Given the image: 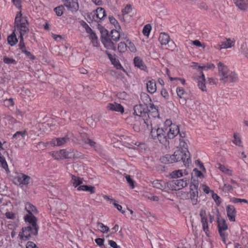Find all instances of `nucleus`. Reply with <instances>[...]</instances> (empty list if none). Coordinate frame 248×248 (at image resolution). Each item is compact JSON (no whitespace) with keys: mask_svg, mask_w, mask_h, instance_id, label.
Here are the masks:
<instances>
[{"mask_svg":"<svg viewBox=\"0 0 248 248\" xmlns=\"http://www.w3.org/2000/svg\"><path fill=\"white\" fill-rule=\"evenodd\" d=\"M106 16L105 10L104 8L99 7L95 11L91 13L88 16L92 21H94L96 22H101Z\"/></svg>","mask_w":248,"mask_h":248,"instance_id":"obj_9","label":"nucleus"},{"mask_svg":"<svg viewBox=\"0 0 248 248\" xmlns=\"http://www.w3.org/2000/svg\"><path fill=\"white\" fill-rule=\"evenodd\" d=\"M95 242L98 246H102L104 245V239L100 238H96L95 239Z\"/></svg>","mask_w":248,"mask_h":248,"instance_id":"obj_63","label":"nucleus"},{"mask_svg":"<svg viewBox=\"0 0 248 248\" xmlns=\"http://www.w3.org/2000/svg\"><path fill=\"white\" fill-rule=\"evenodd\" d=\"M236 6L241 10L246 11L248 8V0H233Z\"/></svg>","mask_w":248,"mask_h":248,"instance_id":"obj_19","label":"nucleus"},{"mask_svg":"<svg viewBox=\"0 0 248 248\" xmlns=\"http://www.w3.org/2000/svg\"><path fill=\"white\" fill-rule=\"evenodd\" d=\"M27 248H38L36 245L32 242L29 241L26 245Z\"/></svg>","mask_w":248,"mask_h":248,"instance_id":"obj_62","label":"nucleus"},{"mask_svg":"<svg viewBox=\"0 0 248 248\" xmlns=\"http://www.w3.org/2000/svg\"><path fill=\"white\" fill-rule=\"evenodd\" d=\"M198 186V182L193 181L190 185L189 191L182 193V198L190 200L193 205H196L199 202Z\"/></svg>","mask_w":248,"mask_h":248,"instance_id":"obj_4","label":"nucleus"},{"mask_svg":"<svg viewBox=\"0 0 248 248\" xmlns=\"http://www.w3.org/2000/svg\"><path fill=\"white\" fill-rule=\"evenodd\" d=\"M108 244L113 248H121L119 246H118L116 243L113 240H108Z\"/></svg>","mask_w":248,"mask_h":248,"instance_id":"obj_60","label":"nucleus"},{"mask_svg":"<svg viewBox=\"0 0 248 248\" xmlns=\"http://www.w3.org/2000/svg\"><path fill=\"white\" fill-rule=\"evenodd\" d=\"M217 66L219 80L221 83H233L239 81L238 75L236 71L230 69L228 66L221 62L217 63Z\"/></svg>","mask_w":248,"mask_h":248,"instance_id":"obj_1","label":"nucleus"},{"mask_svg":"<svg viewBox=\"0 0 248 248\" xmlns=\"http://www.w3.org/2000/svg\"><path fill=\"white\" fill-rule=\"evenodd\" d=\"M148 107L149 109H150V111H152V113H155V115H158L157 109L154 104H150Z\"/></svg>","mask_w":248,"mask_h":248,"instance_id":"obj_47","label":"nucleus"},{"mask_svg":"<svg viewBox=\"0 0 248 248\" xmlns=\"http://www.w3.org/2000/svg\"><path fill=\"white\" fill-rule=\"evenodd\" d=\"M235 40L230 38H226L225 40L221 42V45H218V49H227L233 47L234 45Z\"/></svg>","mask_w":248,"mask_h":248,"instance_id":"obj_16","label":"nucleus"},{"mask_svg":"<svg viewBox=\"0 0 248 248\" xmlns=\"http://www.w3.org/2000/svg\"><path fill=\"white\" fill-rule=\"evenodd\" d=\"M31 180V177L23 173L18 174L14 179V183L17 185L27 186Z\"/></svg>","mask_w":248,"mask_h":248,"instance_id":"obj_10","label":"nucleus"},{"mask_svg":"<svg viewBox=\"0 0 248 248\" xmlns=\"http://www.w3.org/2000/svg\"><path fill=\"white\" fill-rule=\"evenodd\" d=\"M125 178L129 186L131 187V188H133L134 187V181L130 178V175H126L125 176Z\"/></svg>","mask_w":248,"mask_h":248,"instance_id":"obj_51","label":"nucleus"},{"mask_svg":"<svg viewBox=\"0 0 248 248\" xmlns=\"http://www.w3.org/2000/svg\"><path fill=\"white\" fill-rule=\"evenodd\" d=\"M134 63L135 66L140 68L141 70H144L146 68L143 61L138 57H136L134 59Z\"/></svg>","mask_w":248,"mask_h":248,"instance_id":"obj_28","label":"nucleus"},{"mask_svg":"<svg viewBox=\"0 0 248 248\" xmlns=\"http://www.w3.org/2000/svg\"><path fill=\"white\" fill-rule=\"evenodd\" d=\"M164 182L158 180L154 181L152 183L153 187L158 189H162L164 187Z\"/></svg>","mask_w":248,"mask_h":248,"instance_id":"obj_35","label":"nucleus"},{"mask_svg":"<svg viewBox=\"0 0 248 248\" xmlns=\"http://www.w3.org/2000/svg\"><path fill=\"white\" fill-rule=\"evenodd\" d=\"M225 230L218 231L220 236L224 243H226V239L227 238L228 234L225 232Z\"/></svg>","mask_w":248,"mask_h":248,"instance_id":"obj_46","label":"nucleus"},{"mask_svg":"<svg viewBox=\"0 0 248 248\" xmlns=\"http://www.w3.org/2000/svg\"><path fill=\"white\" fill-rule=\"evenodd\" d=\"M22 52L25 53L27 55V56H28V58L31 60L35 59V57L33 55H32L30 52L26 50H22Z\"/></svg>","mask_w":248,"mask_h":248,"instance_id":"obj_58","label":"nucleus"},{"mask_svg":"<svg viewBox=\"0 0 248 248\" xmlns=\"http://www.w3.org/2000/svg\"><path fill=\"white\" fill-rule=\"evenodd\" d=\"M14 4L17 8H20L21 7V0H12Z\"/></svg>","mask_w":248,"mask_h":248,"instance_id":"obj_61","label":"nucleus"},{"mask_svg":"<svg viewBox=\"0 0 248 248\" xmlns=\"http://www.w3.org/2000/svg\"><path fill=\"white\" fill-rule=\"evenodd\" d=\"M151 26L150 24L146 25L142 30V33L145 36H148L151 31Z\"/></svg>","mask_w":248,"mask_h":248,"instance_id":"obj_39","label":"nucleus"},{"mask_svg":"<svg viewBox=\"0 0 248 248\" xmlns=\"http://www.w3.org/2000/svg\"><path fill=\"white\" fill-rule=\"evenodd\" d=\"M161 95L165 98L167 99L168 98L169 94L167 90L165 89H162L161 91Z\"/></svg>","mask_w":248,"mask_h":248,"instance_id":"obj_64","label":"nucleus"},{"mask_svg":"<svg viewBox=\"0 0 248 248\" xmlns=\"http://www.w3.org/2000/svg\"><path fill=\"white\" fill-rule=\"evenodd\" d=\"M179 134L181 138H184L185 134L184 133H181L179 131V127L177 125H171L167 131L168 138L170 139H173L176 136Z\"/></svg>","mask_w":248,"mask_h":248,"instance_id":"obj_11","label":"nucleus"},{"mask_svg":"<svg viewBox=\"0 0 248 248\" xmlns=\"http://www.w3.org/2000/svg\"><path fill=\"white\" fill-rule=\"evenodd\" d=\"M146 87L147 91L150 93H154L156 91V83L155 80L151 79L147 81Z\"/></svg>","mask_w":248,"mask_h":248,"instance_id":"obj_21","label":"nucleus"},{"mask_svg":"<svg viewBox=\"0 0 248 248\" xmlns=\"http://www.w3.org/2000/svg\"><path fill=\"white\" fill-rule=\"evenodd\" d=\"M24 36V35H20V36H19L20 41H19V43L18 44V46H19V48L22 51V50H26L25 49V43L24 42V39H23V36Z\"/></svg>","mask_w":248,"mask_h":248,"instance_id":"obj_44","label":"nucleus"},{"mask_svg":"<svg viewBox=\"0 0 248 248\" xmlns=\"http://www.w3.org/2000/svg\"><path fill=\"white\" fill-rule=\"evenodd\" d=\"M71 178V183L75 187H77L79 186H80V185L83 183L82 178H80L74 175H72Z\"/></svg>","mask_w":248,"mask_h":248,"instance_id":"obj_24","label":"nucleus"},{"mask_svg":"<svg viewBox=\"0 0 248 248\" xmlns=\"http://www.w3.org/2000/svg\"><path fill=\"white\" fill-rule=\"evenodd\" d=\"M38 229L36 228H33L31 227V226H28L23 227L22 231L19 233V236L20 239L24 241L28 240L32 235L36 236L38 234Z\"/></svg>","mask_w":248,"mask_h":248,"instance_id":"obj_7","label":"nucleus"},{"mask_svg":"<svg viewBox=\"0 0 248 248\" xmlns=\"http://www.w3.org/2000/svg\"><path fill=\"white\" fill-rule=\"evenodd\" d=\"M3 62L4 63L9 64L16 63V61L14 59L7 57H3Z\"/></svg>","mask_w":248,"mask_h":248,"instance_id":"obj_48","label":"nucleus"},{"mask_svg":"<svg viewBox=\"0 0 248 248\" xmlns=\"http://www.w3.org/2000/svg\"><path fill=\"white\" fill-rule=\"evenodd\" d=\"M158 40L162 45H166L170 41V36L168 34L162 32L160 34Z\"/></svg>","mask_w":248,"mask_h":248,"instance_id":"obj_23","label":"nucleus"},{"mask_svg":"<svg viewBox=\"0 0 248 248\" xmlns=\"http://www.w3.org/2000/svg\"><path fill=\"white\" fill-rule=\"evenodd\" d=\"M64 9L63 6L61 5L54 8V10L58 16H61L63 13Z\"/></svg>","mask_w":248,"mask_h":248,"instance_id":"obj_38","label":"nucleus"},{"mask_svg":"<svg viewBox=\"0 0 248 248\" xmlns=\"http://www.w3.org/2000/svg\"><path fill=\"white\" fill-rule=\"evenodd\" d=\"M25 209L29 213L28 215H33L37 213L36 207L30 203H27L25 205Z\"/></svg>","mask_w":248,"mask_h":248,"instance_id":"obj_26","label":"nucleus"},{"mask_svg":"<svg viewBox=\"0 0 248 248\" xmlns=\"http://www.w3.org/2000/svg\"><path fill=\"white\" fill-rule=\"evenodd\" d=\"M8 43L12 46H14L17 42V39L14 32L9 36L7 38Z\"/></svg>","mask_w":248,"mask_h":248,"instance_id":"obj_31","label":"nucleus"},{"mask_svg":"<svg viewBox=\"0 0 248 248\" xmlns=\"http://www.w3.org/2000/svg\"><path fill=\"white\" fill-rule=\"evenodd\" d=\"M176 92L177 95L181 98H184V95L185 94L186 92L184 89L178 87L177 88Z\"/></svg>","mask_w":248,"mask_h":248,"instance_id":"obj_45","label":"nucleus"},{"mask_svg":"<svg viewBox=\"0 0 248 248\" xmlns=\"http://www.w3.org/2000/svg\"><path fill=\"white\" fill-rule=\"evenodd\" d=\"M29 27L27 17L22 16L21 11L18 12L15 19V31L18 32L20 35H26L29 32Z\"/></svg>","mask_w":248,"mask_h":248,"instance_id":"obj_3","label":"nucleus"},{"mask_svg":"<svg viewBox=\"0 0 248 248\" xmlns=\"http://www.w3.org/2000/svg\"><path fill=\"white\" fill-rule=\"evenodd\" d=\"M120 37V33L115 30L111 31L109 35L103 37L102 42L107 49L116 50V47L112 41L117 42Z\"/></svg>","mask_w":248,"mask_h":248,"instance_id":"obj_5","label":"nucleus"},{"mask_svg":"<svg viewBox=\"0 0 248 248\" xmlns=\"http://www.w3.org/2000/svg\"><path fill=\"white\" fill-rule=\"evenodd\" d=\"M84 142L86 144H89L91 147H94L96 144V143L94 141L90 139L85 140Z\"/></svg>","mask_w":248,"mask_h":248,"instance_id":"obj_56","label":"nucleus"},{"mask_svg":"<svg viewBox=\"0 0 248 248\" xmlns=\"http://www.w3.org/2000/svg\"><path fill=\"white\" fill-rule=\"evenodd\" d=\"M233 138L234 140H233L232 142L234 144L238 146H242V145H241V138L238 133H234L233 134Z\"/></svg>","mask_w":248,"mask_h":248,"instance_id":"obj_33","label":"nucleus"},{"mask_svg":"<svg viewBox=\"0 0 248 248\" xmlns=\"http://www.w3.org/2000/svg\"><path fill=\"white\" fill-rule=\"evenodd\" d=\"M212 198L215 200L217 204H219L221 202L220 197L216 194L212 195Z\"/></svg>","mask_w":248,"mask_h":248,"instance_id":"obj_59","label":"nucleus"},{"mask_svg":"<svg viewBox=\"0 0 248 248\" xmlns=\"http://www.w3.org/2000/svg\"><path fill=\"white\" fill-rule=\"evenodd\" d=\"M61 159L65 158H72L73 156L71 155V149L69 151H67L65 149H62L60 150Z\"/></svg>","mask_w":248,"mask_h":248,"instance_id":"obj_30","label":"nucleus"},{"mask_svg":"<svg viewBox=\"0 0 248 248\" xmlns=\"http://www.w3.org/2000/svg\"><path fill=\"white\" fill-rule=\"evenodd\" d=\"M183 173L181 170L173 171L171 174L172 177H179L182 176Z\"/></svg>","mask_w":248,"mask_h":248,"instance_id":"obj_53","label":"nucleus"},{"mask_svg":"<svg viewBox=\"0 0 248 248\" xmlns=\"http://www.w3.org/2000/svg\"><path fill=\"white\" fill-rule=\"evenodd\" d=\"M71 155L73 157L72 158H80L81 156V154L80 153L77 151H74V150L71 149Z\"/></svg>","mask_w":248,"mask_h":248,"instance_id":"obj_49","label":"nucleus"},{"mask_svg":"<svg viewBox=\"0 0 248 248\" xmlns=\"http://www.w3.org/2000/svg\"><path fill=\"white\" fill-rule=\"evenodd\" d=\"M145 197L150 200L152 201L157 202L159 200V198L158 197L153 195L151 194H147V195H146Z\"/></svg>","mask_w":248,"mask_h":248,"instance_id":"obj_50","label":"nucleus"},{"mask_svg":"<svg viewBox=\"0 0 248 248\" xmlns=\"http://www.w3.org/2000/svg\"><path fill=\"white\" fill-rule=\"evenodd\" d=\"M180 146L181 147L180 149H183L184 151H186V153L189 154V153L187 151V144L184 141L183 139H180Z\"/></svg>","mask_w":248,"mask_h":248,"instance_id":"obj_43","label":"nucleus"},{"mask_svg":"<svg viewBox=\"0 0 248 248\" xmlns=\"http://www.w3.org/2000/svg\"><path fill=\"white\" fill-rule=\"evenodd\" d=\"M202 229L205 233L208 235V232H209V228L208 225V222L202 223Z\"/></svg>","mask_w":248,"mask_h":248,"instance_id":"obj_57","label":"nucleus"},{"mask_svg":"<svg viewBox=\"0 0 248 248\" xmlns=\"http://www.w3.org/2000/svg\"><path fill=\"white\" fill-rule=\"evenodd\" d=\"M107 108L109 110L120 112L122 114L124 112V107L121 104L115 102L108 103L107 106Z\"/></svg>","mask_w":248,"mask_h":248,"instance_id":"obj_15","label":"nucleus"},{"mask_svg":"<svg viewBox=\"0 0 248 248\" xmlns=\"http://www.w3.org/2000/svg\"><path fill=\"white\" fill-rule=\"evenodd\" d=\"M69 140V138L67 137H64L62 138H58L52 140L50 142V144L52 146H61L67 142Z\"/></svg>","mask_w":248,"mask_h":248,"instance_id":"obj_18","label":"nucleus"},{"mask_svg":"<svg viewBox=\"0 0 248 248\" xmlns=\"http://www.w3.org/2000/svg\"><path fill=\"white\" fill-rule=\"evenodd\" d=\"M127 47H128L132 52H135L136 51V48L135 45L131 42H129L128 44H127Z\"/></svg>","mask_w":248,"mask_h":248,"instance_id":"obj_52","label":"nucleus"},{"mask_svg":"<svg viewBox=\"0 0 248 248\" xmlns=\"http://www.w3.org/2000/svg\"><path fill=\"white\" fill-rule=\"evenodd\" d=\"M239 51L242 55L248 59V45L246 43H243L241 45Z\"/></svg>","mask_w":248,"mask_h":248,"instance_id":"obj_25","label":"nucleus"},{"mask_svg":"<svg viewBox=\"0 0 248 248\" xmlns=\"http://www.w3.org/2000/svg\"><path fill=\"white\" fill-rule=\"evenodd\" d=\"M227 217L231 221H235V216L236 212L234 207L233 205H229L226 207Z\"/></svg>","mask_w":248,"mask_h":248,"instance_id":"obj_17","label":"nucleus"},{"mask_svg":"<svg viewBox=\"0 0 248 248\" xmlns=\"http://www.w3.org/2000/svg\"><path fill=\"white\" fill-rule=\"evenodd\" d=\"M192 44L199 47H205V45L204 44H202L198 40L192 41Z\"/></svg>","mask_w":248,"mask_h":248,"instance_id":"obj_54","label":"nucleus"},{"mask_svg":"<svg viewBox=\"0 0 248 248\" xmlns=\"http://www.w3.org/2000/svg\"><path fill=\"white\" fill-rule=\"evenodd\" d=\"M89 38L91 40V42L94 46H97L98 41L97 37L96 34L93 31L89 34Z\"/></svg>","mask_w":248,"mask_h":248,"instance_id":"obj_34","label":"nucleus"},{"mask_svg":"<svg viewBox=\"0 0 248 248\" xmlns=\"http://www.w3.org/2000/svg\"><path fill=\"white\" fill-rule=\"evenodd\" d=\"M127 49V44L121 42L118 45V50L121 53L124 52Z\"/></svg>","mask_w":248,"mask_h":248,"instance_id":"obj_37","label":"nucleus"},{"mask_svg":"<svg viewBox=\"0 0 248 248\" xmlns=\"http://www.w3.org/2000/svg\"><path fill=\"white\" fill-rule=\"evenodd\" d=\"M217 167L218 169H219L222 172H223L229 176H232V170L228 169L227 167H226L223 165H221L220 163L217 164Z\"/></svg>","mask_w":248,"mask_h":248,"instance_id":"obj_29","label":"nucleus"},{"mask_svg":"<svg viewBox=\"0 0 248 248\" xmlns=\"http://www.w3.org/2000/svg\"><path fill=\"white\" fill-rule=\"evenodd\" d=\"M198 80V86L202 92H206L207 91L206 87L205 86V79L204 74L202 73V76H199L197 78Z\"/></svg>","mask_w":248,"mask_h":248,"instance_id":"obj_20","label":"nucleus"},{"mask_svg":"<svg viewBox=\"0 0 248 248\" xmlns=\"http://www.w3.org/2000/svg\"><path fill=\"white\" fill-rule=\"evenodd\" d=\"M134 112L136 115L142 117L143 128L150 129L151 127L152 122L149 116L150 109H149L146 104H139L135 106L134 108Z\"/></svg>","mask_w":248,"mask_h":248,"instance_id":"obj_2","label":"nucleus"},{"mask_svg":"<svg viewBox=\"0 0 248 248\" xmlns=\"http://www.w3.org/2000/svg\"><path fill=\"white\" fill-rule=\"evenodd\" d=\"M132 8L130 4H127L122 11L123 16H124L130 13L132 11Z\"/></svg>","mask_w":248,"mask_h":248,"instance_id":"obj_40","label":"nucleus"},{"mask_svg":"<svg viewBox=\"0 0 248 248\" xmlns=\"http://www.w3.org/2000/svg\"><path fill=\"white\" fill-rule=\"evenodd\" d=\"M0 162L1 163L2 167L4 169H8V165L5 160L4 157L0 153Z\"/></svg>","mask_w":248,"mask_h":248,"instance_id":"obj_42","label":"nucleus"},{"mask_svg":"<svg viewBox=\"0 0 248 248\" xmlns=\"http://www.w3.org/2000/svg\"><path fill=\"white\" fill-rule=\"evenodd\" d=\"M49 154L54 158L55 159H61L60 150L59 151H53L49 152Z\"/></svg>","mask_w":248,"mask_h":248,"instance_id":"obj_41","label":"nucleus"},{"mask_svg":"<svg viewBox=\"0 0 248 248\" xmlns=\"http://www.w3.org/2000/svg\"><path fill=\"white\" fill-rule=\"evenodd\" d=\"M172 157H173L174 162L182 160L185 166L189 164L190 158L188 154L186 153V151H184L183 149H178L175 151L172 155Z\"/></svg>","mask_w":248,"mask_h":248,"instance_id":"obj_8","label":"nucleus"},{"mask_svg":"<svg viewBox=\"0 0 248 248\" xmlns=\"http://www.w3.org/2000/svg\"><path fill=\"white\" fill-rule=\"evenodd\" d=\"M95 188L94 186L88 185H81L77 188V190L78 191H87L91 194L95 193Z\"/></svg>","mask_w":248,"mask_h":248,"instance_id":"obj_22","label":"nucleus"},{"mask_svg":"<svg viewBox=\"0 0 248 248\" xmlns=\"http://www.w3.org/2000/svg\"><path fill=\"white\" fill-rule=\"evenodd\" d=\"M97 227L98 229L103 233H107L109 230V229L108 226L104 225L101 222L97 223Z\"/></svg>","mask_w":248,"mask_h":248,"instance_id":"obj_36","label":"nucleus"},{"mask_svg":"<svg viewBox=\"0 0 248 248\" xmlns=\"http://www.w3.org/2000/svg\"><path fill=\"white\" fill-rule=\"evenodd\" d=\"M5 216L7 218L11 219H14L16 218V214L12 212H6L5 213Z\"/></svg>","mask_w":248,"mask_h":248,"instance_id":"obj_55","label":"nucleus"},{"mask_svg":"<svg viewBox=\"0 0 248 248\" xmlns=\"http://www.w3.org/2000/svg\"><path fill=\"white\" fill-rule=\"evenodd\" d=\"M217 227L218 231L227 230L228 229V225L226 224L224 219H219L217 218Z\"/></svg>","mask_w":248,"mask_h":248,"instance_id":"obj_27","label":"nucleus"},{"mask_svg":"<svg viewBox=\"0 0 248 248\" xmlns=\"http://www.w3.org/2000/svg\"><path fill=\"white\" fill-rule=\"evenodd\" d=\"M168 128H157V129H152L151 135L154 139L157 140L161 143L166 144L168 142V135H166L167 132H166Z\"/></svg>","mask_w":248,"mask_h":248,"instance_id":"obj_6","label":"nucleus"},{"mask_svg":"<svg viewBox=\"0 0 248 248\" xmlns=\"http://www.w3.org/2000/svg\"><path fill=\"white\" fill-rule=\"evenodd\" d=\"M189 182L188 180L186 178L174 180L171 182V185L173 187L174 190H179L187 186Z\"/></svg>","mask_w":248,"mask_h":248,"instance_id":"obj_12","label":"nucleus"},{"mask_svg":"<svg viewBox=\"0 0 248 248\" xmlns=\"http://www.w3.org/2000/svg\"><path fill=\"white\" fill-rule=\"evenodd\" d=\"M24 220L25 222H28L31 226V227L33 228H36L39 230V227L38 225L37 218L33 215H27L24 217Z\"/></svg>","mask_w":248,"mask_h":248,"instance_id":"obj_14","label":"nucleus"},{"mask_svg":"<svg viewBox=\"0 0 248 248\" xmlns=\"http://www.w3.org/2000/svg\"><path fill=\"white\" fill-rule=\"evenodd\" d=\"M26 134V131H17L13 135V139L20 140L24 139Z\"/></svg>","mask_w":248,"mask_h":248,"instance_id":"obj_32","label":"nucleus"},{"mask_svg":"<svg viewBox=\"0 0 248 248\" xmlns=\"http://www.w3.org/2000/svg\"><path fill=\"white\" fill-rule=\"evenodd\" d=\"M68 10L72 12H76L78 10L79 6L78 0H62Z\"/></svg>","mask_w":248,"mask_h":248,"instance_id":"obj_13","label":"nucleus"}]
</instances>
